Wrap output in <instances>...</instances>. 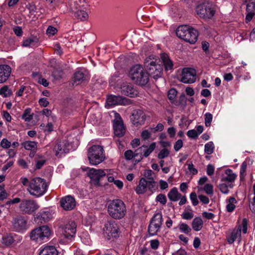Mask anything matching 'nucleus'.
<instances>
[{
	"label": "nucleus",
	"instance_id": "obj_1",
	"mask_svg": "<svg viewBox=\"0 0 255 255\" xmlns=\"http://www.w3.org/2000/svg\"><path fill=\"white\" fill-rule=\"evenodd\" d=\"M108 213L113 219H123L127 214V208L124 202L120 199L109 201L107 205Z\"/></svg>",
	"mask_w": 255,
	"mask_h": 255
},
{
	"label": "nucleus",
	"instance_id": "obj_2",
	"mask_svg": "<svg viewBox=\"0 0 255 255\" xmlns=\"http://www.w3.org/2000/svg\"><path fill=\"white\" fill-rule=\"evenodd\" d=\"M47 187L48 185L44 179L36 177L30 180L27 190L30 195L39 197L46 193Z\"/></svg>",
	"mask_w": 255,
	"mask_h": 255
},
{
	"label": "nucleus",
	"instance_id": "obj_3",
	"mask_svg": "<svg viewBox=\"0 0 255 255\" xmlns=\"http://www.w3.org/2000/svg\"><path fill=\"white\" fill-rule=\"evenodd\" d=\"M159 60L155 58L153 56L146 58L144 63V66L148 75L152 76L154 79L160 77L162 74L163 68L158 64Z\"/></svg>",
	"mask_w": 255,
	"mask_h": 255
},
{
	"label": "nucleus",
	"instance_id": "obj_4",
	"mask_svg": "<svg viewBox=\"0 0 255 255\" xmlns=\"http://www.w3.org/2000/svg\"><path fill=\"white\" fill-rule=\"evenodd\" d=\"M129 77L136 84L141 86L145 85L149 81V76L142 67L136 65L132 67L129 73Z\"/></svg>",
	"mask_w": 255,
	"mask_h": 255
},
{
	"label": "nucleus",
	"instance_id": "obj_5",
	"mask_svg": "<svg viewBox=\"0 0 255 255\" xmlns=\"http://www.w3.org/2000/svg\"><path fill=\"white\" fill-rule=\"evenodd\" d=\"M51 235V231L47 226H42L38 227L30 233V237L31 240L38 243L47 242Z\"/></svg>",
	"mask_w": 255,
	"mask_h": 255
},
{
	"label": "nucleus",
	"instance_id": "obj_6",
	"mask_svg": "<svg viewBox=\"0 0 255 255\" xmlns=\"http://www.w3.org/2000/svg\"><path fill=\"white\" fill-rule=\"evenodd\" d=\"M88 158L91 165H97L105 159L104 150L100 145H93L88 150Z\"/></svg>",
	"mask_w": 255,
	"mask_h": 255
},
{
	"label": "nucleus",
	"instance_id": "obj_7",
	"mask_svg": "<svg viewBox=\"0 0 255 255\" xmlns=\"http://www.w3.org/2000/svg\"><path fill=\"white\" fill-rule=\"evenodd\" d=\"M196 11L200 18L205 19L212 18L216 11L213 5L210 2H204L198 5Z\"/></svg>",
	"mask_w": 255,
	"mask_h": 255
},
{
	"label": "nucleus",
	"instance_id": "obj_8",
	"mask_svg": "<svg viewBox=\"0 0 255 255\" xmlns=\"http://www.w3.org/2000/svg\"><path fill=\"white\" fill-rule=\"evenodd\" d=\"M162 221V215L161 212H157L154 215L148 227V232L150 236L157 235L160 231Z\"/></svg>",
	"mask_w": 255,
	"mask_h": 255
},
{
	"label": "nucleus",
	"instance_id": "obj_9",
	"mask_svg": "<svg viewBox=\"0 0 255 255\" xmlns=\"http://www.w3.org/2000/svg\"><path fill=\"white\" fill-rule=\"evenodd\" d=\"M105 236L108 240L116 238L119 235V229L118 224L114 221H109L105 225L103 229Z\"/></svg>",
	"mask_w": 255,
	"mask_h": 255
},
{
	"label": "nucleus",
	"instance_id": "obj_10",
	"mask_svg": "<svg viewBox=\"0 0 255 255\" xmlns=\"http://www.w3.org/2000/svg\"><path fill=\"white\" fill-rule=\"evenodd\" d=\"M145 120V114L142 110L136 109L133 111L130 116V121L135 127H139L143 125Z\"/></svg>",
	"mask_w": 255,
	"mask_h": 255
},
{
	"label": "nucleus",
	"instance_id": "obj_11",
	"mask_svg": "<svg viewBox=\"0 0 255 255\" xmlns=\"http://www.w3.org/2000/svg\"><path fill=\"white\" fill-rule=\"evenodd\" d=\"M196 72L192 68H186L182 70L180 81L184 83L191 84L196 81Z\"/></svg>",
	"mask_w": 255,
	"mask_h": 255
},
{
	"label": "nucleus",
	"instance_id": "obj_12",
	"mask_svg": "<svg viewBox=\"0 0 255 255\" xmlns=\"http://www.w3.org/2000/svg\"><path fill=\"white\" fill-rule=\"evenodd\" d=\"M113 128L115 134L119 137L123 136L125 133V128L123 120L118 113L115 114V119L113 121Z\"/></svg>",
	"mask_w": 255,
	"mask_h": 255
},
{
	"label": "nucleus",
	"instance_id": "obj_13",
	"mask_svg": "<svg viewBox=\"0 0 255 255\" xmlns=\"http://www.w3.org/2000/svg\"><path fill=\"white\" fill-rule=\"evenodd\" d=\"M128 99L120 96H109L106 101L105 107L109 109L116 105H125L128 104Z\"/></svg>",
	"mask_w": 255,
	"mask_h": 255
},
{
	"label": "nucleus",
	"instance_id": "obj_14",
	"mask_svg": "<svg viewBox=\"0 0 255 255\" xmlns=\"http://www.w3.org/2000/svg\"><path fill=\"white\" fill-rule=\"evenodd\" d=\"M76 232V225L73 221H69L62 227V234L67 239H70L74 237Z\"/></svg>",
	"mask_w": 255,
	"mask_h": 255
},
{
	"label": "nucleus",
	"instance_id": "obj_15",
	"mask_svg": "<svg viewBox=\"0 0 255 255\" xmlns=\"http://www.w3.org/2000/svg\"><path fill=\"white\" fill-rule=\"evenodd\" d=\"M38 208L36 203L32 200L23 201L19 205L20 210L27 214H31Z\"/></svg>",
	"mask_w": 255,
	"mask_h": 255
},
{
	"label": "nucleus",
	"instance_id": "obj_16",
	"mask_svg": "<svg viewBox=\"0 0 255 255\" xmlns=\"http://www.w3.org/2000/svg\"><path fill=\"white\" fill-rule=\"evenodd\" d=\"M69 144L66 140L59 141L56 143L54 148L55 155L61 157L63 154L69 152L70 149Z\"/></svg>",
	"mask_w": 255,
	"mask_h": 255
},
{
	"label": "nucleus",
	"instance_id": "obj_17",
	"mask_svg": "<svg viewBox=\"0 0 255 255\" xmlns=\"http://www.w3.org/2000/svg\"><path fill=\"white\" fill-rule=\"evenodd\" d=\"M105 175L106 173L103 169H96L94 168L90 169L88 173V176L97 185L99 184L100 179L105 176Z\"/></svg>",
	"mask_w": 255,
	"mask_h": 255
},
{
	"label": "nucleus",
	"instance_id": "obj_18",
	"mask_svg": "<svg viewBox=\"0 0 255 255\" xmlns=\"http://www.w3.org/2000/svg\"><path fill=\"white\" fill-rule=\"evenodd\" d=\"M13 228L17 232H22L27 229V222L26 219L19 216L13 219L12 221Z\"/></svg>",
	"mask_w": 255,
	"mask_h": 255
},
{
	"label": "nucleus",
	"instance_id": "obj_19",
	"mask_svg": "<svg viewBox=\"0 0 255 255\" xmlns=\"http://www.w3.org/2000/svg\"><path fill=\"white\" fill-rule=\"evenodd\" d=\"M121 93L130 98L136 97L138 95L137 90L131 84H124L121 88Z\"/></svg>",
	"mask_w": 255,
	"mask_h": 255
},
{
	"label": "nucleus",
	"instance_id": "obj_20",
	"mask_svg": "<svg viewBox=\"0 0 255 255\" xmlns=\"http://www.w3.org/2000/svg\"><path fill=\"white\" fill-rule=\"evenodd\" d=\"M60 204L65 210H71L75 207L76 201L73 197L69 195L61 199Z\"/></svg>",
	"mask_w": 255,
	"mask_h": 255
},
{
	"label": "nucleus",
	"instance_id": "obj_21",
	"mask_svg": "<svg viewBox=\"0 0 255 255\" xmlns=\"http://www.w3.org/2000/svg\"><path fill=\"white\" fill-rule=\"evenodd\" d=\"M11 73V67L6 64L0 65V84L5 82Z\"/></svg>",
	"mask_w": 255,
	"mask_h": 255
},
{
	"label": "nucleus",
	"instance_id": "obj_22",
	"mask_svg": "<svg viewBox=\"0 0 255 255\" xmlns=\"http://www.w3.org/2000/svg\"><path fill=\"white\" fill-rule=\"evenodd\" d=\"M247 14L246 16L247 23L251 21L255 15V0H251L246 5Z\"/></svg>",
	"mask_w": 255,
	"mask_h": 255
},
{
	"label": "nucleus",
	"instance_id": "obj_23",
	"mask_svg": "<svg viewBox=\"0 0 255 255\" xmlns=\"http://www.w3.org/2000/svg\"><path fill=\"white\" fill-rule=\"evenodd\" d=\"M198 36V32L190 27V30H188L186 35L182 39L190 44H194L197 40Z\"/></svg>",
	"mask_w": 255,
	"mask_h": 255
},
{
	"label": "nucleus",
	"instance_id": "obj_24",
	"mask_svg": "<svg viewBox=\"0 0 255 255\" xmlns=\"http://www.w3.org/2000/svg\"><path fill=\"white\" fill-rule=\"evenodd\" d=\"M86 80L85 71L82 69L77 70L74 74L73 84L78 85Z\"/></svg>",
	"mask_w": 255,
	"mask_h": 255
},
{
	"label": "nucleus",
	"instance_id": "obj_25",
	"mask_svg": "<svg viewBox=\"0 0 255 255\" xmlns=\"http://www.w3.org/2000/svg\"><path fill=\"white\" fill-rule=\"evenodd\" d=\"M148 182L143 177L140 179L138 185L135 189L136 194H143L147 190Z\"/></svg>",
	"mask_w": 255,
	"mask_h": 255
},
{
	"label": "nucleus",
	"instance_id": "obj_26",
	"mask_svg": "<svg viewBox=\"0 0 255 255\" xmlns=\"http://www.w3.org/2000/svg\"><path fill=\"white\" fill-rule=\"evenodd\" d=\"M36 218L41 223H45L48 222L52 218V215L49 210H45L39 212Z\"/></svg>",
	"mask_w": 255,
	"mask_h": 255
},
{
	"label": "nucleus",
	"instance_id": "obj_27",
	"mask_svg": "<svg viewBox=\"0 0 255 255\" xmlns=\"http://www.w3.org/2000/svg\"><path fill=\"white\" fill-rule=\"evenodd\" d=\"M241 227L234 229L231 234L227 237V241L229 244H232L235 240L241 236Z\"/></svg>",
	"mask_w": 255,
	"mask_h": 255
},
{
	"label": "nucleus",
	"instance_id": "obj_28",
	"mask_svg": "<svg viewBox=\"0 0 255 255\" xmlns=\"http://www.w3.org/2000/svg\"><path fill=\"white\" fill-rule=\"evenodd\" d=\"M39 255H58V252L53 246H45L41 250Z\"/></svg>",
	"mask_w": 255,
	"mask_h": 255
},
{
	"label": "nucleus",
	"instance_id": "obj_29",
	"mask_svg": "<svg viewBox=\"0 0 255 255\" xmlns=\"http://www.w3.org/2000/svg\"><path fill=\"white\" fill-rule=\"evenodd\" d=\"M161 59L164 65L165 70H170L172 69L173 63L167 54L162 53L161 55Z\"/></svg>",
	"mask_w": 255,
	"mask_h": 255
},
{
	"label": "nucleus",
	"instance_id": "obj_30",
	"mask_svg": "<svg viewBox=\"0 0 255 255\" xmlns=\"http://www.w3.org/2000/svg\"><path fill=\"white\" fill-rule=\"evenodd\" d=\"M168 198L171 201H178L181 197V194L178 191L176 187L172 188L167 194Z\"/></svg>",
	"mask_w": 255,
	"mask_h": 255
},
{
	"label": "nucleus",
	"instance_id": "obj_31",
	"mask_svg": "<svg viewBox=\"0 0 255 255\" xmlns=\"http://www.w3.org/2000/svg\"><path fill=\"white\" fill-rule=\"evenodd\" d=\"M188 30H190V26L187 25H180L176 29V35L182 39L186 35Z\"/></svg>",
	"mask_w": 255,
	"mask_h": 255
},
{
	"label": "nucleus",
	"instance_id": "obj_32",
	"mask_svg": "<svg viewBox=\"0 0 255 255\" xmlns=\"http://www.w3.org/2000/svg\"><path fill=\"white\" fill-rule=\"evenodd\" d=\"M203 226V221L200 217H195L192 222V228L195 231H200L202 229Z\"/></svg>",
	"mask_w": 255,
	"mask_h": 255
},
{
	"label": "nucleus",
	"instance_id": "obj_33",
	"mask_svg": "<svg viewBox=\"0 0 255 255\" xmlns=\"http://www.w3.org/2000/svg\"><path fill=\"white\" fill-rule=\"evenodd\" d=\"M226 210L228 212H232L236 208V204L237 203L236 199L233 197H230L226 200Z\"/></svg>",
	"mask_w": 255,
	"mask_h": 255
},
{
	"label": "nucleus",
	"instance_id": "obj_34",
	"mask_svg": "<svg viewBox=\"0 0 255 255\" xmlns=\"http://www.w3.org/2000/svg\"><path fill=\"white\" fill-rule=\"evenodd\" d=\"M225 173L227 176L222 178V182L228 181L229 182L231 183L235 180L237 177V175L234 173L231 169H227L225 171Z\"/></svg>",
	"mask_w": 255,
	"mask_h": 255
},
{
	"label": "nucleus",
	"instance_id": "obj_35",
	"mask_svg": "<svg viewBox=\"0 0 255 255\" xmlns=\"http://www.w3.org/2000/svg\"><path fill=\"white\" fill-rule=\"evenodd\" d=\"M17 236L15 234H9L2 238V243L5 246H9L12 245L15 241Z\"/></svg>",
	"mask_w": 255,
	"mask_h": 255
},
{
	"label": "nucleus",
	"instance_id": "obj_36",
	"mask_svg": "<svg viewBox=\"0 0 255 255\" xmlns=\"http://www.w3.org/2000/svg\"><path fill=\"white\" fill-rule=\"evenodd\" d=\"M141 147H143V149H142L143 156L145 157L148 156L155 149L156 147L155 142L151 143L148 147L146 145H142Z\"/></svg>",
	"mask_w": 255,
	"mask_h": 255
},
{
	"label": "nucleus",
	"instance_id": "obj_37",
	"mask_svg": "<svg viewBox=\"0 0 255 255\" xmlns=\"http://www.w3.org/2000/svg\"><path fill=\"white\" fill-rule=\"evenodd\" d=\"M37 142L33 141H25L21 143L22 146L26 150H37Z\"/></svg>",
	"mask_w": 255,
	"mask_h": 255
},
{
	"label": "nucleus",
	"instance_id": "obj_38",
	"mask_svg": "<svg viewBox=\"0 0 255 255\" xmlns=\"http://www.w3.org/2000/svg\"><path fill=\"white\" fill-rule=\"evenodd\" d=\"M33 114L32 113L31 109L29 108H26L21 116V118L25 122H29L33 119Z\"/></svg>",
	"mask_w": 255,
	"mask_h": 255
},
{
	"label": "nucleus",
	"instance_id": "obj_39",
	"mask_svg": "<svg viewBox=\"0 0 255 255\" xmlns=\"http://www.w3.org/2000/svg\"><path fill=\"white\" fill-rule=\"evenodd\" d=\"M12 95V91L7 86H4L0 89V95L3 97H8Z\"/></svg>",
	"mask_w": 255,
	"mask_h": 255
},
{
	"label": "nucleus",
	"instance_id": "obj_40",
	"mask_svg": "<svg viewBox=\"0 0 255 255\" xmlns=\"http://www.w3.org/2000/svg\"><path fill=\"white\" fill-rule=\"evenodd\" d=\"M143 148V147H140L134 151V156L135 161L138 162L142 160L143 156L142 149Z\"/></svg>",
	"mask_w": 255,
	"mask_h": 255
},
{
	"label": "nucleus",
	"instance_id": "obj_41",
	"mask_svg": "<svg viewBox=\"0 0 255 255\" xmlns=\"http://www.w3.org/2000/svg\"><path fill=\"white\" fill-rule=\"evenodd\" d=\"M215 146L212 141H209L205 144L204 151L208 154H211L214 152Z\"/></svg>",
	"mask_w": 255,
	"mask_h": 255
},
{
	"label": "nucleus",
	"instance_id": "obj_42",
	"mask_svg": "<svg viewBox=\"0 0 255 255\" xmlns=\"http://www.w3.org/2000/svg\"><path fill=\"white\" fill-rule=\"evenodd\" d=\"M75 14L77 18L80 19L82 21L86 20L88 18V13L85 11L83 10H77Z\"/></svg>",
	"mask_w": 255,
	"mask_h": 255
},
{
	"label": "nucleus",
	"instance_id": "obj_43",
	"mask_svg": "<svg viewBox=\"0 0 255 255\" xmlns=\"http://www.w3.org/2000/svg\"><path fill=\"white\" fill-rule=\"evenodd\" d=\"M148 186L147 189H148L152 193L155 192L158 188V185L156 182L154 180L147 181Z\"/></svg>",
	"mask_w": 255,
	"mask_h": 255
},
{
	"label": "nucleus",
	"instance_id": "obj_44",
	"mask_svg": "<svg viewBox=\"0 0 255 255\" xmlns=\"http://www.w3.org/2000/svg\"><path fill=\"white\" fill-rule=\"evenodd\" d=\"M38 39L36 38H28L25 40L23 42V46L25 47L34 46L37 43Z\"/></svg>",
	"mask_w": 255,
	"mask_h": 255
},
{
	"label": "nucleus",
	"instance_id": "obj_45",
	"mask_svg": "<svg viewBox=\"0 0 255 255\" xmlns=\"http://www.w3.org/2000/svg\"><path fill=\"white\" fill-rule=\"evenodd\" d=\"M179 229L181 232L186 234H188L191 231V229L190 227L184 223H181L179 225Z\"/></svg>",
	"mask_w": 255,
	"mask_h": 255
},
{
	"label": "nucleus",
	"instance_id": "obj_46",
	"mask_svg": "<svg viewBox=\"0 0 255 255\" xmlns=\"http://www.w3.org/2000/svg\"><path fill=\"white\" fill-rule=\"evenodd\" d=\"M199 190H203L208 195H212L213 193V186L211 184H206L203 188H198Z\"/></svg>",
	"mask_w": 255,
	"mask_h": 255
},
{
	"label": "nucleus",
	"instance_id": "obj_47",
	"mask_svg": "<svg viewBox=\"0 0 255 255\" xmlns=\"http://www.w3.org/2000/svg\"><path fill=\"white\" fill-rule=\"evenodd\" d=\"M247 168V163L246 161L243 162L241 166L240 177L241 180H244L246 176V171Z\"/></svg>",
	"mask_w": 255,
	"mask_h": 255
},
{
	"label": "nucleus",
	"instance_id": "obj_48",
	"mask_svg": "<svg viewBox=\"0 0 255 255\" xmlns=\"http://www.w3.org/2000/svg\"><path fill=\"white\" fill-rule=\"evenodd\" d=\"M229 187L232 188L231 185H228L225 183H221L219 185L220 191L223 194H227L229 192Z\"/></svg>",
	"mask_w": 255,
	"mask_h": 255
},
{
	"label": "nucleus",
	"instance_id": "obj_49",
	"mask_svg": "<svg viewBox=\"0 0 255 255\" xmlns=\"http://www.w3.org/2000/svg\"><path fill=\"white\" fill-rule=\"evenodd\" d=\"M205 125L206 127H208L211 126L212 120L213 116L210 113H207L205 114Z\"/></svg>",
	"mask_w": 255,
	"mask_h": 255
},
{
	"label": "nucleus",
	"instance_id": "obj_50",
	"mask_svg": "<svg viewBox=\"0 0 255 255\" xmlns=\"http://www.w3.org/2000/svg\"><path fill=\"white\" fill-rule=\"evenodd\" d=\"M169 154V151L166 148L161 149L158 154L157 157L162 159L168 156Z\"/></svg>",
	"mask_w": 255,
	"mask_h": 255
},
{
	"label": "nucleus",
	"instance_id": "obj_51",
	"mask_svg": "<svg viewBox=\"0 0 255 255\" xmlns=\"http://www.w3.org/2000/svg\"><path fill=\"white\" fill-rule=\"evenodd\" d=\"M181 216H182V219H183L184 220H190L193 218L194 214H193L192 210H191V212L185 211L182 213Z\"/></svg>",
	"mask_w": 255,
	"mask_h": 255
},
{
	"label": "nucleus",
	"instance_id": "obj_52",
	"mask_svg": "<svg viewBox=\"0 0 255 255\" xmlns=\"http://www.w3.org/2000/svg\"><path fill=\"white\" fill-rule=\"evenodd\" d=\"M8 194L6 192L4 186L0 185V201H3L6 199Z\"/></svg>",
	"mask_w": 255,
	"mask_h": 255
},
{
	"label": "nucleus",
	"instance_id": "obj_53",
	"mask_svg": "<svg viewBox=\"0 0 255 255\" xmlns=\"http://www.w3.org/2000/svg\"><path fill=\"white\" fill-rule=\"evenodd\" d=\"M190 199L193 206H195L198 204L199 202L197 199L196 193L195 192H192L190 194Z\"/></svg>",
	"mask_w": 255,
	"mask_h": 255
},
{
	"label": "nucleus",
	"instance_id": "obj_54",
	"mask_svg": "<svg viewBox=\"0 0 255 255\" xmlns=\"http://www.w3.org/2000/svg\"><path fill=\"white\" fill-rule=\"evenodd\" d=\"M0 146L4 149H8L11 146V142L7 138H3L0 142Z\"/></svg>",
	"mask_w": 255,
	"mask_h": 255
},
{
	"label": "nucleus",
	"instance_id": "obj_55",
	"mask_svg": "<svg viewBox=\"0 0 255 255\" xmlns=\"http://www.w3.org/2000/svg\"><path fill=\"white\" fill-rule=\"evenodd\" d=\"M156 200L162 205H165L167 201L165 195L162 194L158 195L156 198Z\"/></svg>",
	"mask_w": 255,
	"mask_h": 255
},
{
	"label": "nucleus",
	"instance_id": "obj_56",
	"mask_svg": "<svg viewBox=\"0 0 255 255\" xmlns=\"http://www.w3.org/2000/svg\"><path fill=\"white\" fill-rule=\"evenodd\" d=\"M151 136V132L148 129L143 130L141 133V137L143 140L148 139Z\"/></svg>",
	"mask_w": 255,
	"mask_h": 255
},
{
	"label": "nucleus",
	"instance_id": "obj_57",
	"mask_svg": "<svg viewBox=\"0 0 255 255\" xmlns=\"http://www.w3.org/2000/svg\"><path fill=\"white\" fill-rule=\"evenodd\" d=\"M124 155L125 158L128 160H131L133 158H134V152L131 150H128L126 151Z\"/></svg>",
	"mask_w": 255,
	"mask_h": 255
},
{
	"label": "nucleus",
	"instance_id": "obj_58",
	"mask_svg": "<svg viewBox=\"0 0 255 255\" xmlns=\"http://www.w3.org/2000/svg\"><path fill=\"white\" fill-rule=\"evenodd\" d=\"M57 32V29L52 26H49L46 30V33L49 36L54 35Z\"/></svg>",
	"mask_w": 255,
	"mask_h": 255
},
{
	"label": "nucleus",
	"instance_id": "obj_59",
	"mask_svg": "<svg viewBox=\"0 0 255 255\" xmlns=\"http://www.w3.org/2000/svg\"><path fill=\"white\" fill-rule=\"evenodd\" d=\"M18 165L24 169H27L28 168V163L23 159L20 158L17 160Z\"/></svg>",
	"mask_w": 255,
	"mask_h": 255
},
{
	"label": "nucleus",
	"instance_id": "obj_60",
	"mask_svg": "<svg viewBox=\"0 0 255 255\" xmlns=\"http://www.w3.org/2000/svg\"><path fill=\"white\" fill-rule=\"evenodd\" d=\"M183 141L181 139L177 140L174 144V149L176 151H179L183 146Z\"/></svg>",
	"mask_w": 255,
	"mask_h": 255
},
{
	"label": "nucleus",
	"instance_id": "obj_61",
	"mask_svg": "<svg viewBox=\"0 0 255 255\" xmlns=\"http://www.w3.org/2000/svg\"><path fill=\"white\" fill-rule=\"evenodd\" d=\"M187 135L191 138H196L199 136L195 129H191L187 131Z\"/></svg>",
	"mask_w": 255,
	"mask_h": 255
},
{
	"label": "nucleus",
	"instance_id": "obj_62",
	"mask_svg": "<svg viewBox=\"0 0 255 255\" xmlns=\"http://www.w3.org/2000/svg\"><path fill=\"white\" fill-rule=\"evenodd\" d=\"M177 91L175 89H171L168 93V97L169 99L173 100L176 96Z\"/></svg>",
	"mask_w": 255,
	"mask_h": 255
},
{
	"label": "nucleus",
	"instance_id": "obj_63",
	"mask_svg": "<svg viewBox=\"0 0 255 255\" xmlns=\"http://www.w3.org/2000/svg\"><path fill=\"white\" fill-rule=\"evenodd\" d=\"M150 247L153 250L158 249L159 245V242L158 240H152L150 241Z\"/></svg>",
	"mask_w": 255,
	"mask_h": 255
},
{
	"label": "nucleus",
	"instance_id": "obj_64",
	"mask_svg": "<svg viewBox=\"0 0 255 255\" xmlns=\"http://www.w3.org/2000/svg\"><path fill=\"white\" fill-rule=\"evenodd\" d=\"M153 174V172L151 170H147L144 171V176L149 180H154V178L152 177Z\"/></svg>",
	"mask_w": 255,
	"mask_h": 255
}]
</instances>
